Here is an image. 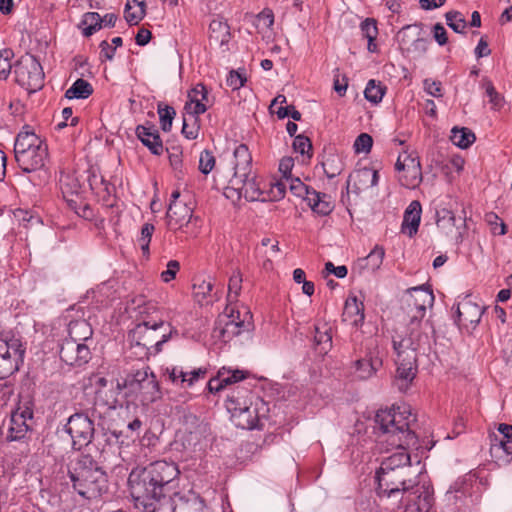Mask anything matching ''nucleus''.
<instances>
[{
    "label": "nucleus",
    "instance_id": "nucleus-24",
    "mask_svg": "<svg viewBox=\"0 0 512 512\" xmlns=\"http://www.w3.org/2000/svg\"><path fill=\"white\" fill-rule=\"evenodd\" d=\"M229 411L232 413L236 425L242 429H254L259 422L257 408L253 407L247 400L243 401V408L230 405Z\"/></svg>",
    "mask_w": 512,
    "mask_h": 512
},
{
    "label": "nucleus",
    "instance_id": "nucleus-57",
    "mask_svg": "<svg viewBox=\"0 0 512 512\" xmlns=\"http://www.w3.org/2000/svg\"><path fill=\"white\" fill-rule=\"evenodd\" d=\"M364 357H360L355 361V369L360 379H368L376 373L377 370L370 371V361Z\"/></svg>",
    "mask_w": 512,
    "mask_h": 512
},
{
    "label": "nucleus",
    "instance_id": "nucleus-7",
    "mask_svg": "<svg viewBox=\"0 0 512 512\" xmlns=\"http://www.w3.org/2000/svg\"><path fill=\"white\" fill-rule=\"evenodd\" d=\"M247 318H251L248 311H245L244 316L241 317L240 311L232 304H228L218 315L212 336L223 343H228L234 337L251 330L252 324Z\"/></svg>",
    "mask_w": 512,
    "mask_h": 512
},
{
    "label": "nucleus",
    "instance_id": "nucleus-21",
    "mask_svg": "<svg viewBox=\"0 0 512 512\" xmlns=\"http://www.w3.org/2000/svg\"><path fill=\"white\" fill-rule=\"evenodd\" d=\"M188 99L189 101L186 102L184 110L200 115L205 113L213 103L209 98L208 88L202 83L196 84L188 92Z\"/></svg>",
    "mask_w": 512,
    "mask_h": 512
},
{
    "label": "nucleus",
    "instance_id": "nucleus-12",
    "mask_svg": "<svg viewBox=\"0 0 512 512\" xmlns=\"http://www.w3.org/2000/svg\"><path fill=\"white\" fill-rule=\"evenodd\" d=\"M288 184L291 193L303 198L313 212L318 215L327 216L333 211L334 205L329 195L314 190L304 184L299 178L289 179Z\"/></svg>",
    "mask_w": 512,
    "mask_h": 512
},
{
    "label": "nucleus",
    "instance_id": "nucleus-35",
    "mask_svg": "<svg viewBox=\"0 0 512 512\" xmlns=\"http://www.w3.org/2000/svg\"><path fill=\"white\" fill-rule=\"evenodd\" d=\"M360 28L362 35L368 40V50L370 52H376L377 45L374 43L378 36V27L376 20L373 18H366L361 23Z\"/></svg>",
    "mask_w": 512,
    "mask_h": 512
},
{
    "label": "nucleus",
    "instance_id": "nucleus-22",
    "mask_svg": "<svg viewBox=\"0 0 512 512\" xmlns=\"http://www.w3.org/2000/svg\"><path fill=\"white\" fill-rule=\"evenodd\" d=\"M163 325V321H144L143 323L137 325L135 333L139 334V339L143 340V346L147 348L154 346L155 351L160 352L162 345L168 341L169 334H163L161 339L158 340L156 337H154V332Z\"/></svg>",
    "mask_w": 512,
    "mask_h": 512
},
{
    "label": "nucleus",
    "instance_id": "nucleus-15",
    "mask_svg": "<svg viewBox=\"0 0 512 512\" xmlns=\"http://www.w3.org/2000/svg\"><path fill=\"white\" fill-rule=\"evenodd\" d=\"M400 184L406 188L414 189L422 181V169L419 158L413 153H401L395 164Z\"/></svg>",
    "mask_w": 512,
    "mask_h": 512
},
{
    "label": "nucleus",
    "instance_id": "nucleus-53",
    "mask_svg": "<svg viewBox=\"0 0 512 512\" xmlns=\"http://www.w3.org/2000/svg\"><path fill=\"white\" fill-rule=\"evenodd\" d=\"M372 145V137L367 133H361L354 142V149L356 153H369Z\"/></svg>",
    "mask_w": 512,
    "mask_h": 512
},
{
    "label": "nucleus",
    "instance_id": "nucleus-48",
    "mask_svg": "<svg viewBox=\"0 0 512 512\" xmlns=\"http://www.w3.org/2000/svg\"><path fill=\"white\" fill-rule=\"evenodd\" d=\"M69 207L75 211V213L87 220H92L94 217V211L88 203L80 201L79 203L75 199H67Z\"/></svg>",
    "mask_w": 512,
    "mask_h": 512
},
{
    "label": "nucleus",
    "instance_id": "nucleus-26",
    "mask_svg": "<svg viewBox=\"0 0 512 512\" xmlns=\"http://www.w3.org/2000/svg\"><path fill=\"white\" fill-rule=\"evenodd\" d=\"M234 178L249 176L251 172L252 156L245 144H240L234 149Z\"/></svg>",
    "mask_w": 512,
    "mask_h": 512
},
{
    "label": "nucleus",
    "instance_id": "nucleus-33",
    "mask_svg": "<svg viewBox=\"0 0 512 512\" xmlns=\"http://www.w3.org/2000/svg\"><path fill=\"white\" fill-rule=\"evenodd\" d=\"M200 114H194L190 111H185L183 114L182 134L189 140H194L198 137L200 130Z\"/></svg>",
    "mask_w": 512,
    "mask_h": 512
},
{
    "label": "nucleus",
    "instance_id": "nucleus-49",
    "mask_svg": "<svg viewBox=\"0 0 512 512\" xmlns=\"http://www.w3.org/2000/svg\"><path fill=\"white\" fill-rule=\"evenodd\" d=\"M146 7H134L125 5L124 17L129 25H137L145 16Z\"/></svg>",
    "mask_w": 512,
    "mask_h": 512
},
{
    "label": "nucleus",
    "instance_id": "nucleus-62",
    "mask_svg": "<svg viewBox=\"0 0 512 512\" xmlns=\"http://www.w3.org/2000/svg\"><path fill=\"white\" fill-rule=\"evenodd\" d=\"M489 223L491 224V230L495 235H504L507 232L506 224L499 219V217L495 214H491L489 216Z\"/></svg>",
    "mask_w": 512,
    "mask_h": 512
},
{
    "label": "nucleus",
    "instance_id": "nucleus-13",
    "mask_svg": "<svg viewBox=\"0 0 512 512\" xmlns=\"http://www.w3.org/2000/svg\"><path fill=\"white\" fill-rule=\"evenodd\" d=\"M25 348L20 339H0V379H5L19 370Z\"/></svg>",
    "mask_w": 512,
    "mask_h": 512
},
{
    "label": "nucleus",
    "instance_id": "nucleus-60",
    "mask_svg": "<svg viewBox=\"0 0 512 512\" xmlns=\"http://www.w3.org/2000/svg\"><path fill=\"white\" fill-rule=\"evenodd\" d=\"M294 167V159L292 157H283L279 163V171L282 173L283 179L287 182L291 179V172Z\"/></svg>",
    "mask_w": 512,
    "mask_h": 512
},
{
    "label": "nucleus",
    "instance_id": "nucleus-58",
    "mask_svg": "<svg viewBox=\"0 0 512 512\" xmlns=\"http://www.w3.org/2000/svg\"><path fill=\"white\" fill-rule=\"evenodd\" d=\"M180 270V263L177 260H170L167 263L166 270L161 273V279L165 283H169L175 279L177 273Z\"/></svg>",
    "mask_w": 512,
    "mask_h": 512
},
{
    "label": "nucleus",
    "instance_id": "nucleus-1",
    "mask_svg": "<svg viewBox=\"0 0 512 512\" xmlns=\"http://www.w3.org/2000/svg\"><path fill=\"white\" fill-rule=\"evenodd\" d=\"M414 421L415 416L407 406H393L391 409H380L376 413L375 422L381 430L380 442L396 448L395 452L383 459L379 469L410 472L411 458L408 448L418 443L417 436L411 429Z\"/></svg>",
    "mask_w": 512,
    "mask_h": 512
},
{
    "label": "nucleus",
    "instance_id": "nucleus-32",
    "mask_svg": "<svg viewBox=\"0 0 512 512\" xmlns=\"http://www.w3.org/2000/svg\"><path fill=\"white\" fill-rule=\"evenodd\" d=\"M88 182L92 191L106 203L109 202L113 186L107 182L101 175L92 172L88 177Z\"/></svg>",
    "mask_w": 512,
    "mask_h": 512
},
{
    "label": "nucleus",
    "instance_id": "nucleus-16",
    "mask_svg": "<svg viewBox=\"0 0 512 512\" xmlns=\"http://www.w3.org/2000/svg\"><path fill=\"white\" fill-rule=\"evenodd\" d=\"M66 430L72 438L73 448L81 450L86 447L94 437V423L84 413H75L68 419Z\"/></svg>",
    "mask_w": 512,
    "mask_h": 512
},
{
    "label": "nucleus",
    "instance_id": "nucleus-42",
    "mask_svg": "<svg viewBox=\"0 0 512 512\" xmlns=\"http://www.w3.org/2000/svg\"><path fill=\"white\" fill-rule=\"evenodd\" d=\"M386 87L382 86L380 82L370 80L364 91L365 98L372 103H379L385 93Z\"/></svg>",
    "mask_w": 512,
    "mask_h": 512
},
{
    "label": "nucleus",
    "instance_id": "nucleus-54",
    "mask_svg": "<svg viewBox=\"0 0 512 512\" xmlns=\"http://www.w3.org/2000/svg\"><path fill=\"white\" fill-rule=\"evenodd\" d=\"M15 219L23 225V227H28L29 225H34L39 223V218L34 216L30 211L24 209H16L14 211Z\"/></svg>",
    "mask_w": 512,
    "mask_h": 512
},
{
    "label": "nucleus",
    "instance_id": "nucleus-37",
    "mask_svg": "<svg viewBox=\"0 0 512 512\" xmlns=\"http://www.w3.org/2000/svg\"><path fill=\"white\" fill-rule=\"evenodd\" d=\"M452 142L460 148H468L476 139L475 134L468 128H453L451 131Z\"/></svg>",
    "mask_w": 512,
    "mask_h": 512
},
{
    "label": "nucleus",
    "instance_id": "nucleus-6",
    "mask_svg": "<svg viewBox=\"0 0 512 512\" xmlns=\"http://www.w3.org/2000/svg\"><path fill=\"white\" fill-rule=\"evenodd\" d=\"M116 388L119 392L126 389V395L132 396L142 405H149L161 396L157 378L148 367L128 375L122 382L118 381Z\"/></svg>",
    "mask_w": 512,
    "mask_h": 512
},
{
    "label": "nucleus",
    "instance_id": "nucleus-52",
    "mask_svg": "<svg viewBox=\"0 0 512 512\" xmlns=\"http://www.w3.org/2000/svg\"><path fill=\"white\" fill-rule=\"evenodd\" d=\"M13 52L10 49L0 51V79H6L12 69L11 58Z\"/></svg>",
    "mask_w": 512,
    "mask_h": 512
},
{
    "label": "nucleus",
    "instance_id": "nucleus-27",
    "mask_svg": "<svg viewBox=\"0 0 512 512\" xmlns=\"http://www.w3.org/2000/svg\"><path fill=\"white\" fill-rule=\"evenodd\" d=\"M342 320L352 326H359L364 321V304L357 297H349L344 305Z\"/></svg>",
    "mask_w": 512,
    "mask_h": 512
},
{
    "label": "nucleus",
    "instance_id": "nucleus-31",
    "mask_svg": "<svg viewBox=\"0 0 512 512\" xmlns=\"http://www.w3.org/2000/svg\"><path fill=\"white\" fill-rule=\"evenodd\" d=\"M69 340H74L78 343H84L91 339L93 330L91 325L86 320L71 321L68 326Z\"/></svg>",
    "mask_w": 512,
    "mask_h": 512
},
{
    "label": "nucleus",
    "instance_id": "nucleus-39",
    "mask_svg": "<svg viewBox=\"0 0 512 512\" xmlns=\"http://www.w3.org/2000/svg\"><path fill=\"white\" fill-rule=\"evenodd\" d=\"M322 166L326 176L330 179L340 175L344 169L343 161L337 154H329L322 162Z\"/></svg>",
    "mask_w": 512,
    "mask_h": 512
},
{
    "label": "nucleus",
    "instance_id": "nucleus-28",
    "mask_svg": "<svg viewBox=\"0 0 512 512\" xmlns=\"http://www.w3.org/2000/svg\"><path fill=\"white\" fill-rule=\"evenodd\" d=\"M231 182L238 186L237 189L240 191V194H243L246 199L251 201L266 200L265 193L261 190L256 180L250 178V175L242 176V178H238L237 180L233 177Z\"/></svg>",
    "mask_w": 512,
    "mask_h": 512
},
{
    "label": "nucleus",
    "instance_id": "nucleus-45",
    "mask_svg": "<svg viewBox=\"0 0 512 512\" xmlns=\"http://www.w3.org/2000/svg\"><path fill=\"white\" fill-rule=\"evenodd\" d=\"M154 231L155 226L151 223H145L141 228V235L138 238V244L144 256H149V245Z\"/></svg>",
    "mask_w": 512,
    "mask_h": 512
},
{
    "label": "nucleus",
    "instance_id": "nucleus-2",
    "mask_svg": "<svg viewBox=\"0 0 512 512\" xmlns=\"http://www.w3.org/2000/svg\"><path fill=\"white\" fill-rule=\"evenodd\" d=\"M180 471L173 462L158 460L129 475V487L135 507L142 512H158L175 488Z\"/></svg>",
    "mask_w": 512,
    "mask_h": 512
},
{
    "label": "nucleus",
    "instance_id": "nucleus-43",
    "mask_svg": "<svg viewBox=\"0 0 512 512\" xmlns=\"http://www.w3.org/2000/svg\"><path fill=\"white\" fill-rule=\"evenodd\" d=\"M314 341L316 345L321 346V350L327 351L332 345L331 330L323 325V327H315Z\"/></svg>",
    "mask_w": 512,
    "mask_h": 512
},
{
    "label": "nucleus",
    "instance_id": "nucleus-41",
    "mask_svg": "<svg viewBox=\"0 0 512 512\" xmlns=\"http://www.w3.org/2000/svg\"><path fill=\"white\" fill-rule=\"evenodd\" d=\"M83 35L86 37L91 36L102 27V18L97 12H89L84 15Z\"/></svg>",
    "mask_w": 512,
    "mask_h": 512
},
{
    "label": "nucleus",
    "instance_id": "nucleus-46",
    "mask_svg": "<svg viewBox=\"0 0 512 512\" xmlns=\"http://www.w3.org/2000/svg\"><path fill=\"white\" fill-rule=\"evenodd\" d=\"M445 17L447 25L457 33H462L467 26L465 18L458 11H449Z\"/></svg>",
    "mask_w": 512,
    "mask_h": 512
},
{
    "label": "nucleus",
    "instance_id": "nucleus-20",
    "mask_svg": "<svg viewBox=\"0 0 512 512\" xmlns=\"http://www.w3.org/2000/svg\"><path fill=\"white\" fill-rule=\"evenodd\" d=\"M378 179V171L373 168L363 167L357 169L348 177L347 192L349 193L351 188L353 193L360 194L362 191L375 186L378 183Z\"/></svg>",
    "mask_w": 512,
    "mask_h": 512
},
{
    "label": "nucleus",
    "instance_id": "nucleus-3",
    "mask_svg": "<svg viewBox=\"0 0 512 512\" xmlns=\"http://www.w3.org/2000/svg\"><path fill=\"white\" fill-rule=\"evenodd\" d=\"M427 323L410 321L405 331L396 333L392 338L393 350L396 354V381L398 388L405 391L417 373V351L428 344V334L425 331Z\"/></svg>",
    "mask_w": 512,
    "mask_h": 512
},
{
    "label": "nucleus",
    "instance_id": "nucleus-50",
    "mask_svg": "<svg viewBox=\"0 0 512 512\" xmlns=\"http://www.w3.org/2000/svg\"><path fill=\"white\" fill-rule=\"evenodd\" d=\"M241 283H242V277L239 272L234 273L230 277L229 284H228V296H227V299L230 302V304L233 301L237 300V298L240 294V291H241V287H242Z\"/></svg>",
    "mask_w": 512,
    "mask_h": 512
},
{
    "label": "nucleus",
    "instance_id": "nucleus-25",
    "mask_svg": "<svg viewBox=\"0 0 512 512\" xmlns=\"http://www.w3.org/2000/svg\"><path fill=\"white\" fill-rule=\"evenodd\" d=\"M138 139L145 145L151 153L161 155L164 151L163 143L158 130L153 126L138 125L136 128Z\"/></svg>",
    "mask_w": 512,
    "mask_h": 512
},
{
    "label": "nucleus",
    "instance_id": "nucleus-8",
    "mask_svg": "<svg viewBox=\"0 0 512 512\" xmlns=\"http://www.w3.org/2000/svg\"><path fill=\"white\" fill-rule=\"evenodd\" d=\"M35 403L30 395H20L16 408L11 412L7 433L8 441L24 440L33 430Z\"/></svg>",
    "mask_w": 512,
    "mask_h": 512
},
{
    "label": "nucleus",
    "instance_id": "nucleus-51",
    "mask_svg": "<svg viewBox=\"0 0 512 512\" xmlns=\"http://www.w3.org/2000/svg\"><path fill=\"white\" fill-rule=\"evenodd\" d=\"M486 95L489 98V102L492 104L494 109H501L503 106L504 98L496 91L493 83L489 80H485L483 84Z\"/></svg>",
    "mask_w": 512,
    "mask_h": 512
},
{
    "label": "nucleus",
    "instance_id": "nucleus-30",
    "mask_svg": "<svg viewBox=\"0 0 512 512\" xmlns=\"http://www.w3.org/2000/svg\"><path fill=\"white\" fill-rule=\"evenodd\" d=\"M384 355L385 350L380 345L378 338L371 337L366 340L365 351L362 357L370 361V371L378 370L382 367Z\"/></svg>",
    "mask_w": 512,
    "mask_h": 512
},
{
    "label": "nucleus",
    "instance_id": "nucleus-61",
    "mask_svg": "<svg viewBox=\"0 0 512 512\" xmlns=\"http://www.w3.org/2000/svg\"><path fill=\"white\" fill-rule=\"evenodd\" d=\"M13 395V386L7 382L0 381V410L3 409Z\"/></svg>",
    "mask_w": 512,
    "mask_h": 512
},
{
    "label": "nucleus",
    "instance_id": "nucleus-4",
    "mask_svg": "<svg viewBox=\"0 0 512 512\" xmlns=\"http://www.w3.org/2000/svg\"><path fill=\"white\" fill-rule=\"evenodd\" d=\"M69 478L74 490L84 499H96L107 491L106 473L88 455L78 460L69 471Z\"/></svg>",
    "mask_w": 512,
    "mask_h": 512
},
{
    "label": "nucleus",
    "instance_id": "nucleus-10",
    "mask_svg": "<svg viewBox=\"0 0 512 512\" xmlns=\"http://www.w3.org/2000/svg\"><path fill=\"white\" fill-rule=\"evenodd\" d=\"M178 190L172 192L171 201L167 211V227L170 231H181L187 235L194 232L190 230L194 207L191 201L180 199Z\"/></svg>",
    "mask_w": 512,
    "mask_h": 512
},
{
    "label": "nucleus",
    "instance_id": "nucleus-59",
    "mask_svg": "<svg viewBox=\"0 0 512 512\" xmlns=\"http://www.w3.org/2000/svg\"><path fill=\"white\" fill-rule=\"evenodd\" d=\"M287 184L288 182L285 179H282L274 184H271L270 199L273 201L282 199L285 196Z\"/></svg>",
    "mask_w": 512,
    "mask_h": 512
},
{
    "label": "nucleus",
    "instance_id": "nucleus-47",
    "mask_svg": "<svg viewBox=\"0 0 512 512\" xmlns=\"http://www.w3.org/2000/svg\"><path fill=\"white\" fill-rule=\"evenodd\" d=\"M158 114L162 130L165 132L170 131L172 127V121L176 115L175 109L168 105H165L164 107L159 105Z\"/></svg>",
    "mask_w": 512,
    "mask_h": 512
},
{
    "label": "nucleus",
    "instance_id": "nucleus-14",
    "mask_svg": "<svg viewBox=\"0 0 512 512\" xmlns=\"http://www.w3.org/2000/svg\"><path fill=\"white\" fill-rule=\"evenodd\" d=\"M433 300V293L428 288L424 286L413 287L408 289L403 296L402 308L410 316V321L423 323L422 319L425 316L426 308L432 305Z\"/></svg>",
    "mask_w": 512,
    "mask_h": 512
},
{
    "label": "nucleus",
    "instance_id": "nucleus-23",
    "mask_svg": "<svg viewBox=\"0 0 512 512\" xmlns=\"http://www.w3.org/2000/svg\"><path fill=\"white\" fill-rule=\"evenodd\" d=\"M498 431L501 438L495 437L491 444V453L496 458H503V461L509 462L512 456V425L499 424Z\"/></svg>",
    "mask_w": 512,
    "mask_h": 512
},
{
    "label": "nucleus",
    "instance_id": "nucleus-44",
    "mask_svg": "<svg viewBox=\"0 0 512 512\" xmlns=\"http://www.w3.org/2000/svg\"><path fill=\"white\" fill-rule=\"evenodd\" d=\"M293 149L295 152L300 153L304 158L311 159L312 157V143L311 140L304 135H298L294 138Z\"/></svg>",
    "mask_w": 512,
    "mask_h": 512
},
{
    "label": "nucleus",
    "instance_id": "nucleus-56",
    "mask_svg": "<svg viewBox=\"0 0 512 512\" xmlns=\"http://www.w3.org/2000/svg\"><path fill=\"white\" fill-rule=\"evenodd\" d=\"M229 378L225 376V372L218 371L217 375L208 382V390L210 393H217L227 386Z\"/></svg>",
    "mask_w": 512,
    "mask_h": 512
},
{
    "label": "nucleus",
    "instance_id": "nucleus-63",
    "mask_svg": "<svg viewBox=\"0 0 512 512\" xmlns=\"http://www.w3.org/2000/svg\"><path fill=\"white\" fill-rule=\"evenodd\" d=\"M276 114L279 119H284L285 117L290 116L295 121L301 120V113L298 110H296L294 106H281L276 110Z\"/></svg>",
    "mask_w": 512,
    "mask_h": 512
},
{
    "label": "nucleus",
    "instance_id": "nucleus-11",
    "mask_svg": "<svg viewBox=\"0 0 512 512\" xmlns=\"http://www.w3.org/2000/svg\"><path fill=\"white\" fill-rule=\"evenodd\" d=\"M16 82L32 92L40 89L44 83V73L39 61L32 55L21 57L14 66Z\"/></svg>",
    "mask_w": 512,
    "mask_h": 512
},
{
    "label": "nucleus",
    "instance_id": "nucleus-18",
    "mask_svg": "<svg viewBox=\"0 0 512 512\" xmlns=\"http://www.w3.org/2000/svg\"><path fill=\"white\" fill-rule=\"evenodd\" d=\"M172 512H209L205 500L193 490L173 494Z\"/></svg>",
    "mask_w": 512,
    "mask_h": 512
},
{
    "label": "nucleus",
    "instance_id": "nucleus-17",
    "mask_svg": "<svg viewBox=\"0 0 512 512\" xmlns=\"http://www.w3.org/2000/svg\"><path fill=\"white\" fill-rule=\"evenodd\" d=\"M59 356L67 365L80 367L91 359V352L87 344L65 339L61 344Z\"/></svg>",
    "mask_w": 512,
    "mask_h": 512
},
{
    "label": "nucleus",
    "instance_id": "nucleus-5",
    "mask_svg": "<svg viewBox=\"0 0 512 512\" xmlns=\"http://www.w3.org/2000/svg\"><path fill=\"white\" fill-rule=\"evenodd\" d=\"M14 154L22 171L31 173L45 166L48 145L29 125H25L16 137Z\"/></svg>",
    "mask_w": 512,
    "mask_h": 512
},
{
    "label": "nucleus",
    "instance_id": "nucleus-36",
    "mask_svg": "<svg viewBox=\"0 0 512 512\" xmlns=\"http://www.w3.org/2000/svg\"><path fill=\"white\" fill-rule=\"evenodd\" d=\"M384 256V248L382 246L376 245L368 256L361 259V267L374 272L380 268Z\"/></svg>",
    "mask_w": 512,
    "mask_h": 512
},
{
    "label": "nucleus",
    "instance_id": "nucleus-19",
    "mask_svg": "<svg viewBox=\"0 0 512 512\" xmlns=\"http://www.w3.org/2000/svg\"><path fill=\"white\" fill-rule=\"evenodd\" d=\"M483 314V308L472 302L470 299H464L457 306L456 322L458 326L467 331L475 329Z\"/></svg>",
    "mask_w": 512,
    "mask_h": 512
},
{
    "label": "nucleus",
    "instance_id": "nucleus-29",
    "mask_svg": "<svg viewBox=\"0 0 512 512\" xmlns=\"http://www.w3.org/2000/svg\"><path fill=\"white\" fill-rule=\"evenodd\" d=\"M420 219L421 204L419 201H412L405 211L402 231L413 237L418 231Z\"/></svg>",
    "mask_w": 512,
    "mask_h": 512
},
{
    "label": "nucleus",
    "instance_id": "nucleus-40",
    "mask_svg": "<svg viewBox=\"0 0 512 512\" xmlns=\"http://www.w3.org/2000/svg\"><path fill=\"white\" fill-rule=\"evenodd\" d=\"M213 291V283L210 279H199L193 284V295L196 301L200 304L208 302V297L211 296Z\"/></svg>",
    "mask_w": 512,
    "mask_h": 512
},
{
    "label": "nucleus",
    "instance_id": "nucleus-55",
    "mask_svg": "<svg viewBox=\"0 0 512 512\" xmlns=\"http://www.w3.org/2000/svg\"><path fill=\"white\" fill-rule=\"evenodd\" d=\"M215 157L212 152L204 150L199 158V170L203 174H208L215 166Z\"/></svg>",
    "mask_w": 512,
    "mask_h": 512
},
{
    "label": "nucleus",
    "instance_id": "nucleus-38",
    "mask_svg": "<svg viewBox=\"0 0 512 512\" xmlns=\"http://www.w3.org/2000/svg\"><path fill=\"white\" fill-rule=\"evenodd\" d=\"M210 39L219 41L221 45L227 43L230 38L229 26L220 20H213L209 25Z\"/></svg>",
    "mask_w": 512,
    "mask_h": 512
},
{
    "label": "nucleus",
    "instance_id": "nucleus-34",
    "mask_svg": "<svg viewBox=\"0 0 512 512\" xmlns=\"http://www.w3.org/2000/svg\"><path fill=\"white\" fill-rule=\"evenodd\" d=\"M93 93L92 85L82 79H77L72 86L66 91L65 96L69 99L78 98V99H86Z\"/></svg>",
    "mask_w": 512,
    "mask_h": 512
},
{
    "label": "nucleus",
    "instance_id": "nucleus-9",
    "mask_svg": "<svg viewBox=\"0 0 512 512\" xmlns=\"http://www.w3.org/2000/svg\"><path fill=\"white\" fill-rule=\"evenodd\" d=\"M410 472L407 470H382L376 472V481L378 483L377 493L379 496L390 497L399 492H407L418 486L417 477L409 478Z\"/></svg>",
    "mask_w": 512,
    "mask_h": 512
},
{
    "label": "nucleus",
    "instance_id": "nucleus-64",
    "mask_svg": "<svg viewBox=\"0 0 512 512\" xmlns=\"http://www.w3.org/2000/svg\"><path fill=\"white\" fill-rule=\"evenodd\" d=\"M168 378L173 383L180 382L186 383L188 372H184L181 368L173 367L171 370L167 369Z\"/></svg>",
    "mask_w": 512,
    "mask_h": 512
}]
</instances>
